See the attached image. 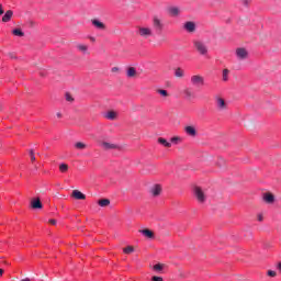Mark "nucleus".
<instances>
[{
	"mask_svg": "<svg viewBox=\"0 0 281 281\" xmlns=\"http://www.w3.org/2000/svg\"><path fill=\"white\" fill-rule=\"evenodd\" d=\"M71 195L77 201H85V199H87V195H85V193L80 192L79 190H74Z\"/></svg>",
	"mask_w": 281,
	"mask_h": 281,
	"instance_id": "obj_9",
	"label": "nucleus"
},
{
	"mask_svg": "<svg viewBox=\"0 0 281 281\" xmlns=\"http://www.w3.org/2000/svg\"><path fill=\"white\" fill-rule=\"evenodd\" d=\"M13 15H14V12L12 10L7 11L4 13V15L2 16V22L3 23L10 22V20L12 19Z\"/></svg>",
	"mask_w": 281,
	"mask_h": 281,
	"instance_id": "obj_14",
	"label": "nucleus"
},
{
	"mask_svg": "<svg viewBox=\"0 0 281 281\" xmlns=\"http://www.w3.org/2000/svg\"><path fill=\"white\" fill-rule=\"evenodd\" d=\"M3 4H0V16H1V14H3Z\"/></svg>",
	"mask_w": 281,
	"mask_h": 281,
	"instance_id": "obj_40",
	"label": "nucleus"
},
{
	"mask_svg": "<svg viewBox=\"0 0 281 281\" xmlns=\"http://www.w3.org/2000/svg\"><path fill=\"white\" fill-rule=\"evenodd\" d=\"M12 34H13L14 36H20V37L25 36V33H23V31H21V29H15V30H13V31H12Z\"/></svg>",
	"mask_w": 281,
	"mask_h": 281,
	"instance_id": "obj_29",
	"label": "nucleus"
},
{
	"mask_svg": "<svg viewBox=\"0 0 281 281\" xmlns=\"http://www.w3.org/2000/svg\"><path fill=\"white\" fill-rule=\"evenodd\" d=\"M154 271H157L158 273H161V271H164V269H166V265L165 263H157L153 267Z\"/></svg>",
	"mask_w": 281,
	"mask_h": 281,
	"instance_id": "obj_23",
	"label": "nucleus"
},
{
	"mask_svg": "<svg viewBox=\"0 0 281 281\" xmlns=\"http://www.w3.org/2000/svg\"><path fill=\"white\" fill-rule=\"evenodd\" d=\"M105 120H117V112L115 111H109L108 113L104 114Z\"/></svg>",
	"mask_w": 281,
	"mask_h": 281,
	"instance_id": "obj_15",
	"label": "nucleus"
},
{
	"mask_svg": "<svg viewBox=\"0 0 281 281\" xmlns=\"http://www.w3.org/2000/svg\"><path fill=\"white\" fill-rule=\"evenodd\" d=\"M77 49H79V52H82V54H87L89 47L85 44H78Z\"/></svg>",
	"mask_w": 281,
	"mask_h": 281,
	"instance_id": "obj_26",
	"label": "nucleus"
},
{
	"mask_svg": "<svg viewBox=\"0 0 281 281\" xmlns=\"http://www.w3.org/2000/svg\"><path fill=\"white\" fill-rule=\"evenodd\" d=\"M158 144H161V146H165V148H170L172 144H170L166 138L159 137L158 138Z\"/></svg>",
	"mask_w": 281,
	"mask_h": 281,
	"instance_id": "obj_22",
	"label": "nucleus"
},
{
	"mask_svg": "<svg viewBox=\"0 0 281 281\" xmlns=\"http://www.w3.org/2000/svg\"><path fill=\"white\" fill-rule=\"evenodd\" d=\"M98 205H100V207H109V205H111V200L101 199L98 201Z\"/></svg>",
	"mask_w": 281,
	"mask_h": 281,
	"instance_id": "obj_20",
	"label": "nucleus"
},
{
	"mask_svg": "<svg viewBox=\"0 0 281 281\" xmlns=\"http://www.w3.org/2000/svg\"><path fill=\"white\" fill-rule=\"evenodd\" d=\"M48 223H49L50 225H56V220H49Z\"/></svg>",
	"mask_w": 281,
	"mask_h": 281,
	"instance_id": "obj_39",
	"label": "nucleus"
},
{
	"mask_svg": "<svg viewBox=\"0 0 281 281\" xmlns=\"http://www.w3.org/2000/svg\"><path fill=\"white\" fill-rule=\"evenodd\" d=\"M31 161H36V156H34V149H30Z\"/></svg>",
	"mask_w": 281,
	"mask_h": 281,
	"instance_id": "obj_33",
	"label": "nucleus"
},
{
	"mask_svg": "<svg viewBox=\"0 0 281 281\" xmlns=\"http://www.w3.org/2000/svg\"><path fill=\"white\" fill-rule=\"evenodd\" d=\"M111 72H112V74H120V67H113V68L111 69Z\"/></svg>",
	"mask_w": 281,
	"mask_h": 281,
	"instance_id": "obj_37",
	"label": "nucleus"
},
{
	"mask_svg": "<svg viewBox=\"0 0 281 281\" xmlns=\"http://www.w3.org/2000/svg\"><path fill=\"white\" fill-rule=\"evenodd\" d=\"M75 148H77V150H85V148H87V144L78 142L75 144Z\"/></svg>",
	"mask_w": 281,
	"mask_h": 281,
	"instance_id": "obj_27",
	"label": "nucleus"
},
{
	"mask_svg": "<svg viewBox=\"0 0 281 281\" xmlns=\"http://www.w3.org/2000/svg\"><path fill=\"white\" fill-rule=\"evenodd\" d=\"M175 76H176V78H183V76H184L183 69L177 68L175 70Z\"/></svg>",
	"mask_w": 281,
	"mask_h": 281,
	"instance_id": "obj_28",
	"label": "nucleus"
},
{
	"mask_svg": "<svg viewBox=\"0 0 281 281\" xmlns=\"http://www.w3.org/2000/svg\"><path fill=\"white\" fill-rule=\"evenodd\" d=\"M216 104H217V109H221V111L227 109V105L225 104V99L221 97L216 98Z\"/></svg>",
	"mask_w": 281,
	"mask_h": 281,
	"instance_id": "obj_13",
	"label": "nucleus"
},
{
	"mask_svg": "<svg viewBox=\"0 0 281 281\" xmlns=\"http://www.w3.org/2000/svg\"><path fill=\"white\" fill-rule=\"evenodd\" d=\"M194 195L198 199L199 203H205V192L200 187L194 188Z\"/></svg>",
	"mask_w": 281,
	"mask_h": 281,
	"instance_id": "obj_3",
	"label": "nucleus"
},
{
	"mask_svg": "<svg viewBox=\"0 0 281 281\" xmlns=\"http://www.w3.org/2000/svg\"><path fill=\"white\" fill-rule=\"evenodd\" d=\"M263 201H266V203H273V201H276V196L273 195V193H265Z\"/></svg>",
	"mask_w": 281,
	"mask_h": 281,
	"instance_id": "obj_16",
	"label": "nucleus"
},
{
	"mask_svg": "<svg viewBox=\"0 0 281 281\" xmlns=\"http://www.w3.org/2000/svg\"><path fill=\"white\" fill-rule=\"evenodd\" d=\"M249 54L247 53V49L245 48H237L236 49V56L239 58V60H245Z\"/></svg>",
	"mask_w": 281,
	"mask_h": 281,
	"instance_id": "obj_7",
	"label": "nucleus"
},
{
	"mask_svg": "<svg viewBox=\"0 0 281 281\" xmlns=\"http://www.w3.org/2000/svg\"><path fill=\"white\" fill-rule=\"evenodd\" d=\"M191 85L193 87H204L205 86V78L201 75H193L191 76Z\"/></svg>",
	"mask_w": 281,
	"mask_h": 281,
	"instance_id": "obj_1",
	"label": "nucleus"
},
{
	"mask_svg": "<svg viewBox=\"0 0 281 281\" xmlns=\"http://www.w3.org/2000/svg\"><path fill=\"white\" fill-rule=\"evenodd\" d=\"M183 94L186 95L187 100H192L194 98V92L190 88H186L183 90Z\"/></svg>",
	"mask_w": 281,
	"mask_h": 281,
	"instance_id": "obj_21",
	"label": "nucleus"
},
{
	"mask_svg": "<svg viewBox=\"0 0 281 281\" xmlns=\"http://www.w3.org/2000/svg\"><path fill=\"white\" fill-rule=\"evenodd\" d=\"M157 93H159L160 95H162V98H168V91L164 90V89H158Z\"/></svg>",
	"mask_w": 281,
	"mask_h": 281,
	"instance_id": "obj_31",
	"label": "nucleus"
},
{
	"mask_svg": "<svg viewBox=\"0 0 281 281\" xmlns=\"http://www.w3.org/2000/svg\"><path fill=\"white\" fill-rule=\"evenodd\" d=\"M21 281H32L30 278L22 279Z\"/></svg>",
	"mask_w": 281,
	"mask_h": 281,
	"instance_id": "obj_42",
	"label": "nucleus"
},
{
	"mask_svg": "<svg viewBox=\"0 0 281 281\" xmlns=\"http://www.w3.org/2000/svg\"><path fill=\"white\" fill-rule=\"evenodd\" d=\"M57 117H63V114H60V113H57Z\"/></svg>",
	"mask_w": 281,
	"mask_h": 281,
	"instance_id": "obj_45",
	"label": "nucleus"
},
{
	"mask_svg": "<svg viewBox=\"0 0 281 281\" xmlns=\"http://www.w3.org/2000/svg\"><path fill=\"white\" fill-rule=\"evenodd\" d=\"M151 281H164V278L154 276L151 277Z\"/></svg>",
	"mask_w": 281,
	"mask_h": 281,
	"instance_id": "obj_36",
	"label": "nucleus"
},
{
	"mask_svg": "<svg viewBox=\"0 0 281 281\" xmlns=\"http://www.w3.org/2000/svg\"><path fill=\"white\" fill-rule=\"evenodd\" d=\"M31 207L33 210H43V203L41 202V199L40 198H34L31 201Z\"/></svg>",
	"mask_w": 281,
	"mask_h": 281,
	"instance_id": "obj_6",
	"label": "nucleus"
},
{
	"mask_svg": "<svg viewBox=\"0 0 281 281\" xmlns=\"http://www.w3.org/2000/svg\"><path fill=\"white\" fill-rule=\"evenodd\" d=\"M268 276H269L270 278H276L277 273H276V271H273V270H269V271H268Z\"/></svg>",
	"mask_w": 281,
	"mask_h": 281,
	"instance_id": "obj_35",
	"label": "nucleus"
},
{
	"mask_svg": "<svg viewBox=\"0 0 281 281\" xmlns=\"http://www.w3.org/2000/svg\"><path fill=\"white\" fill-rule=\"evenodd\" d=\"M151 194L153 196H159L161 194V186L156 184L153 189H151Z\"/></svg>",
	"mask_w": 281,
	"mask_h": 281,
	"instance_id": "obj_19",
	"label": "nucleus"
},
{
	"mask_svg": "<svg viewBox=\"0 0 281 281\" xmlns=\"http://www.w3.org/2000/svg\"><path fill=\"white\" fill-rule=\"evenodd\" d=\"M140 234H143V236H145L146 238H155V233H153V231L145 228L139 231Z\"/></svg>",
	"mask_w": 281,
	"mask_h": 281,
	"instance_id": "obj_17",
	"label": "nucleus"
},
{
	"mask_svg": "<svg viewBox=\"0 0 281 281\" xmlns=\"http://www.w3.org/2000/svg\"><path fill=\"white\" fill-rule=\"evenodd\" d=\"M3 276V269L0 268V278Z\"/></svg>",
	"mask_w": 281,
	"mask_h": 281,
	"instance_id": "obj_43",
	"label": "nucleus"
},
{
	"mask_svg": "<svg viewBox=\"0 0 281 281\" xmlns=\"http://www.w3.org/2000/svg\"><path fill=\"white\" fill-rule=\"evenodd\" d=\"M153 25H154L155 30H158L159 32H161V30H164V24L161 23V20H159V18H157V16H154Z\"/></svg>",
	"mask_w": 281,
	"mask_h": 281,
	"instance_id": "obj_10",
	"label": "nucleus"
},
{
	"mask_svg": "<svg viewBox=\"0 0 281 281\" xmlns=\"http://www.w3.org/2000/svg\"><path fill=\"white\" fill-rule=\"evenodd\" d=\"M184 133H187V135H190L191 137H196V128L192 125L186 126Z\"/></svg>",
	"mask_w": 281,
	"mask_h": 281,
	"instance_id": "obj_11",
	"label": "nucleus"
},
{
	"mask_svg": "<svg viewBox=\"0 0 281 281\" xmlns=\"http://www.w3.org/2000/svg\"><path fill=\"white\" fill-rule=\"evenodd\" d=\"M138 33L144 38H148V36H153V30L149 27H139Z\"/></svg>",
	"mask_w": 281,
	"mask_h": 281,
	"instance_id": "obj_5",
	"label": "nucleus"
},
{
	"mask_svg": "<svg viewBox=\"0 0 281 281\" xmlns=\"http://www.w3.org/2000/svg\"><path fill=\"white\" fill-rule=\"evenodd\" d=\"M11 58H14V55L10 54Z\"/></svg>",
	"mask_w": 281,
	"mask_h": 281,
	"instance_id": "obj_46",
	"label": "nucleus"
},
{
	"mask_svg": "<svg viewBox=\"0 0 281 281\" xmlns=\"http://www.w3.org/2000/svg\"><path fill=\"white\" fill-rule=\"evenodd\" d=\"M126 75L127 78H135V76H137V70L135 69V67H128Z\"/></svg>",
	"mask_w": 281,
	"mask_h": 281,
	"instance_id": "obj_18",
	"label": "nucleus"
},
{
	"mask_svg": "<svg viewBox=\"0 0 281 281\" xmlns=\"http://www.w3.org/2000/svg\"><path fill=\"white\" fill-rule=\"evenodd\" d=\"M257 218L259 222H262L263 221L262 214H258Z\"/></svg>",
	"mask_w": 281,
	"mask_h": 281,
	"instance_id": "obj_38",
	"label": "nucleus"
},
{
	"mask_svg": "<svg viewBox=\"0 0 281 281\" xmlns=\"http://www.w3.org/2000/svg\"><path fill=\"white\" fill-rule=\"evenodd\" d=\"M125 254H133L135 251V248L133 246H127L123 249Z\"/></svg>",
	"mask_w": 281,
	"mask_h": 281,
	"instance_id": "obj_32",
	"label": "nucleus"
},
{
	"mask_svg": "<svg viewBox=\"0 0 281 281\" xmlns=\"http://www.w3.org/2000/svg\"><path fill=\"white\" fill-rule=\"evenodd\" d=\"M91 23L97 27V30H106V25L98 19L92 20Z\"/></svg>",
	"mask_w": 281,
	"mask_h": 281,
	"instance_id": "obj_12",
	"label": "nucleus"
},
{
	"mask_svg": "<svg viewBox=\"0 0 281 281\" xmlns=\"http://www.w3.org/2000/svg\"><path fill=\"white\" fill-rule=\"evenodd\" d=\"M222 79L224 82H227L229 80V69L225 68L222 72Z\"/></svg>",
	"mask_w": 281,
	"mask_h": 281,
	"instance_id": "obj_24",
	"label": "nucleus"
},
{
	"mask_svg": "<svg viewBox=\"0 0 281 281\" xmlns=\"http://www.w3.org/2000/svg\"><path fill=\"white\" fill-rule=\"evenodd\" d=\"M66 100L67 102H74V97H71L69 93H66Z\"/></svg>",
	"mask_w": 281,
	"mask_h": 281,
	"instance_id": "obj_34",
	"label": "nucleus"
},
{
	"mask_svg": "<svg viewBox=\"0 0 281 281\" xmlns=\"http://www.w3.org/2000/svg\"><path fill=\"white\" fill-rule=\"evenodd\" d=\"M193 45H194L196 52H199V54H201V56H205L207 54V46L205 45V43H203L201 41H194Z\"/></svg>",
	"mask_w": 281,
	"mask_h": 281,
	"instance_id": "obj_2",
	"label": "nucleus"
},
{
	"mask_svg": "<svg viewBox=\"0 0 281 281\" xmlns=\"http://www.w3.org/2000/svg\"><path fill=\"white\" fill-rule=\"evenodd\" d=\"M101 147L103 150H117L120 146L113 143L103 142L101 143Z\"/></svg>",
	"mask_w": 281,
	"mask_h": 281,
	"instance_id": "obj_4",
	"label": "nucleus"
},
{
	"mask_svg": "<svg viewBox=\"0 0 281 281\" xmlns=\"http://www.w3.org/2000/svg\"><path fill=\"white\" fill-rule=\"evenodd\" d=\"M90 41H92V43H94V41H95V37H90Z\"/></svg>",
	"mask_w": 281,
	"mask_h": 281,
	"instance_id": "obj_44",
	"label": "nucleus"
},
{
	"mask_svg": "<svg viewBox=\"0 0 281 281\" xmlns=\"http://www.w3.org/2000/svg\"><path fill=\"white\" fill-rule=\"evenodd\" d=\"M183 27L187 32H196V24L192 21L186 22Z\"/></svg>",
	"mask_w": 281,
	"mask_h": 281,
	"instance_id": "obj_8",
	"label": "nucleus"
},
{
	"mask_svg": "<svg viewBox=\"0 0 281 281\" xmlns=\"http://www.w3.org/2000/svg\"><path fill=\"white\" fill-rule=\"evenodd\" d=\"M67 170H69V165H67V164H60L59 165V171L60 172L65 173V172H67Z\"/></svg>",
	"mask_w": 281,
	"mask_h": 281,
	"instance_id": "obj_30",
	"label": "nucleus"
},
{
	"mask_svg": "<svg viewBox=\"0 0 281 281\" xmlns=\"http://www.w3.org/2000/svg\"><path fill=\"white\" fill-rule=\"evenodd\" d=\"M179 139V137H172L171 142H177Z\"/></svg>",
	"mask_w": 281,
	"mask_h": 281,
	"instance_id": "obj_41",
	"label": "nucleus"
},
{
	"mask_svg": "<svg viewBox=\"0 0 281 281\" xmlns=\"http://www.w3.org/2000/svg\"><path fill=\"white\" fill-rule=\"evenodd\" d=\"M179 8H177V7H172V8H170L169 9V14L171 15V16H179Z\"/></svg>",
	"mask_w": 281,
	"mask_h": 281,
	"instance_id": "obj_25",
	"label": "nucleus"
}]
</instances>
